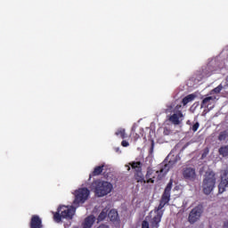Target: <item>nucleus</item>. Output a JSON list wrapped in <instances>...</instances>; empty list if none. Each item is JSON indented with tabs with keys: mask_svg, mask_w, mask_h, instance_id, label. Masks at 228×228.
<instances>
[{
	"mask_svg": "<svg viewBox=\"0 0 228 228\" xmlns=\"http://www.w3.org/2000/svg\"><path fill=\"white\" fill-rule=\"evenodd\" d=\"M172 184L173 182L170 180L162 194L160 201L164 202L165 204H168V202H170V191H172Z\"/></svg>",
	"mask_w": 228,
	"mask_h": 228,
	"instance_id": "obj_9",
	"label": "nucleus"
},
{
	"mask_svg": "<svg viewBox=\"0 0 228 228\" xmlns=\"http://www.w3.org/2000/svg\"><path fill=\"white\" fill-rule=\"evenodd\" d=\"M227 138H228V131L227 130L220 132V134L218 135L219 142H225V140H227Z\"/></svg>",
	"mask_w": 228,
	"mask_h": 228,
	"instance_id": "obj_25",
	"label": "nucleus"
},
{
	"mask_svg": "<svg viewBox=\"0 0 228 228\" xmlns=\"http://www.w3.org/2000/svg\"><path fill=\"white\" fill-rule=\"evenodd\" d=\"M218 152L220 156H223V158H227L228 156V144L225 146H222L219 148Z\"/></svg>",
	"mask_w": 228,
	"mask_h": 228,
	"instance_id": "obj_21",
	"label": "nucleus"
},
{
	"mask_svg": "<svg viewBox=\"0 0 228 228\" xmlns=\"http://www.w3.org/2000/svg\"><path fill=\"white\" fill-rule=\"evenodd\" d=\"M183 178L186 179V181H195L197 179V173L195 172V168L193 167H185L183 170Z\"/></svg>",
	"mask_w": 228,
	"mask_h": 228,
	"instance_id": "obj_8",
	"label": "nucleus"
},
{
	"mask_svg": "<svg viewBox=\"0 0 228 228\" xmlns=\"http://www.w3.org/2000/svg\"><path fill=\"white\" fill-rule=\"evenodd\" d=\"M108 217V210L103 209L97 217L98 222H102Z\"/></svg>",
	"mask_w": 228,
	"mask_h": 228,
	"instance_id": "obj_24",
	"label": "nucleus"
},
{
	"mask_svg": "<svg viewBox=\"0 0 228 228\" xmlns=\"http://www.w3.org/2000/svg\"><path fill=\"white\" fill-rule=\"evenodd\" d=\"M74 208H69L67 206H61L58 208L57 212L53 215L55 222H61V218H66V220H72L74 216Z\"/></svg>",
	"mask_w": 228,
	"mask_h": 228,
	"instance_id": "obj_3",
	"label": "nucleus"
},
{
	"mask_svg": "<svg viewBox=\"0 0 228 228\" xmlns=\"http://www.w3.org/2000/svg\"><path fill=\"white\" fill-rule=\"evenodd\" d=\"M105 167L106 166L104 164L102 166L95 167L92 173V175H94V176L101 175L102 174V172L104 171Z\"/></svg>",
	"mask_w": 228,
	"mask_h": 228,
	"instance_id": "obj_17",
	"label": "nucleus"
},
{
	"mask_svg": "<svg viewBox=\"0 0 228 228\" xmlns=\"http://www.w3.org/2000/svg\"><path fill=\"white\" fill-rule=\"evenodd\" d=\"M223 228H228V221L224 223Z\"/></svg>",
	"mask_w": 228,
	"mask_h": 228,
	"instance_id": "obj_32",
	"label": "nucleus"
},
{
	"mask_svg": "<svg viewBox=\"0 0 228 228\" xmlns=\"http://www.w3.org/2000/svg\"><path fill=\"white\" fill-rule=\"evenodd\" d=\"M90 191L86 188H81L75 191V200L73 201L74 206H79V204H85L88 200Z\"/></svg>",
	"mask_w": 228,
	"mask_h": 228,
	"instance_id": "obj_5",
	"label": "nucleus"
},
{
	"mask_svg": "<svg viewBox=\"0 0 228 228\" xmlns=\"http://www.w3.org/2000/svg\"><path fill=\"white\" fill-rule=\"evenodd\" d=\"M121 145H122V147H129V142L126 140H123L121 142Z\"/></svg>",
	"mask_w": 228,
	"mask_h": 228,
	"instance_id": "obj_30",
	"label": "nucleus"
},
{
	"mask_svg": "<svg viewBox=\"0 0 228 228\" xmlns=\"http://www.w3.org/2000/svg\"><path fill=\"white\" fill-rule=\"evenodd\" d=\"M95 224V217L91 215L85 218L84 223L82 224L83 228H92V226Z\"/></svg>",
	"mask_w": 228,
	"mask_h": 228,
	"instance_id": "obj_13",
	"label": "nucleus"
},
{
	"mask_svg": "<svg viewBox=\"0 0 228 228\" xmlns=\"http://www.w3.org/2000/svg\"><path fill=\"white\" fill-rule=\"evenodd\" d=\"M142 228H150L149 227V222H147V221H142Z\"/></svg>",
	"mask_w": 228,
	"mask_h": 228,
	"instance_id": "obj_29",
	"label": "nucleus"
},
{
	"mask_svg": "<svg viewBox=\"0 0 228 228\" xmlns=\"http://www.w3.org/2000/svg\"><path fill=\"white\" fill-rule=\"evenodd\" d=\"M194 100H195V94H188L183 99L182 102L183 106H186L188 102H191V101H194Z\"/></svg>",
	"mask_w": 228,
	"mask_h": 228,
	"instance_id": "obj_20",
	"label": "nucleus"
},
{
	"mask_svg": "<svg viewBox=\"0 0 228 228\" xmlns=\"http://www.w3.org/2000/svg\"><path fill=\"white\" fill-rule=\"evenodd\" d=\"M171 162L163 166L159 171H157L156 174H162V175H167V173L170 170Z\"/></svg>",
	"mask_w": 228,
	"mask_h": 228,
	"instance_id": "obj_18",
	"label": "nucleus"
},
{
	"mask_svg": "<svg viewBox=\"0 0 228 228\" xmlns=\"http://www.w3.org/2000/svg\"><path fill=\"white\" fill-rule=\"evenodd\" d=\"M107 216L110 220V222H117V220L118 219V212H117V210L115 209H111Z\"/></svg>",
	"mask_w": 228,
	"mask_h": 228,
	"instance_id": "obj_15",
	"label": "nucleus"
},
{
	"mask_svg": "<svg viewBox=\"0 0 228 228\" xmlns=\"http://www.w3.org/2000/svg\"><path fill=\"white\" fill-rule=\"evenodd\" d=\"M116 136H120L122 140H125V138H127V134H126V129L119 128L115 133Z\"/></svg>",
	"mask_w": 228,
	"mask_h": 228,
	"instance_id": "obj_22",
	"label": "nucleus"
},
{
	"mask_svg": "<svg viewBox=\"0 0 228 228\" xmlns=\"http://www.w3.org/2000/svg\"><path fill=\"white\" fill-rule=\"evenodd\" d=\"M225 188H228V168L221 172V182L218 185L219 193H224Z\"/></svg>",
	"mask_w": 228,
	"mask_h": 228,
	"instance_id": "obj_6",
	"label": "nucleus"
},
{
	"mask_svg": "<svg viewBox=\"0 0 228 228\" xmlns=\"http://www.w3.org/2000/svg\"><path fill=\"white\" fill-rule=\"evenodd\" d=\"M199 127H200V124L199 122H196L192 126H191V130L193 131V133H197V131L199 130Z\"/></svg>",
	"mask_w": 228,
	"mask_h": 228,
	"instance_id": "obj_27",
	"label": "nucleus"
},
{
	"mask_svg": "<svg viewBox=\"0 0 228 228\" xmlns=\"http://www.w3.org/2000/svg\"><path fill=\"white\" fill-rule=\"evenodd\" d=\"M91 190L94 191L96 197H106V195L111 193L113 184L110 182L95 180L91 184Z\"/></svg>",
	"mask_w": 228,
	"mask_h": 228,
	"instance_id": "obj_1",
	"label": "nucleus"
},
{
	"mask_svg": "<svg viewBox=\"0 0 228 228\" xmlns=\"http://www.w3.org/2000/svg\"><path fill=\"white\" fill-rule=\"evenodd\" d=\"M215 97L213 96H208L205 99L202 100L200 107L201 108H208V106H209V104H211V101H214Z\"/></svg>",
	"mask_w": 228,
	"mask_h": 228,
	"instance_id": "obj_16",
	"label": "nucleus"
},
{
	"mask_svg": "<svg viewBox=\"0 0 228 228\" xmlns=\"http://www.w3.org/2000/svg\"><path fill=\"white\" fill-rule=\"evenodd\" d=\"M209 152V150H205L204 153L202 154V158H206Z\"/></svg>",
	"mask_w": 228,
	"mask_h": 228,
	"instance_id": "obj_31",
	"label": "nucleus"
},
{
	"mask_svg": "<svg viewBox=\"0 0 228 228\" xmlns=\"http://www.w3.org/2000/svg\"><path fill=\"white\" fill-rule=\"evenodd\" d=\"M114 151L115 152H120V148H115Z\"/></svg>",
	"mask_w": 228,
	"mask_h": 228,
	"instance_id": "obj_33",
	"label": "nucleus"
},
{
	"mask_svg": "<svg viewBox=\"0 0 228 228\" xmlns=\"http://www.w3.org/2000/svg\"><path fill=\"white\" fill-rule=\"evenodd\" d=\"M165 206H167V203L160 200L159 205L157 208H155L152 211H151L150 214L152 215L153 213H162V215H164L165 210H163V208H165Z\"/></svg>",
	"mask_w": 228,
	"mask_h": 228,
	"instance_id": "obj_14",
	"label": "nucleus"
},
{
	"mask_svg": "<svg viewBox=\"0 0 228 228\" xmlns=\"http://www.w3.org/2000/svg\"><path fill=\"white\" fill-rule=\"evenodd\" d=\"M163 133H164L165 136H168V134H170L172 133V131L170 130V128L165 127Z\"/></svg>",
	"mask_w": 228,
	"mask_h": 228,
	"instance_id": "obj_28",
	"label": "nucleus"
},
{
	"mask_svg": "<svg viewBox=\"0 0 228 228\" xmlns=\"http://www.w3.org/2000/svg\"><path fill=\"white\" fill-rule=\"evenodd\" d=\"M152 174H154V171L152 170H148L147 174H146V179H147V183H154V179L156 178L154 175H152Z\"/></svg>",
	"mask_w": 228,
	"mask_h": 228,
	"instance_id": "obj_23",
	"label": "nucleus"
},
{
	"mask_svg": "<svg viewBox=\"0 0 228 228\" xmlns=\"http://www.w3.org/2000/svg\"><path fill=\"white\" fill-rule=\"evenodd\" d=\"M155 216L151 217L150 220L151 226L152 228H159V224H161V218H163L162 213L153 212Z\"/></svg>",
	"mask_w": 228,
	"mask_h": 228,
	"instance_id": "obj_10",
	"label": "nucleus"
},
{
	"mask_svg": "<svg viewBox=\"0 0 228 228\" xmlns=\"http://www.w3.org/2000/svg\"><path fill=\"white\" fill-rule=\"evenodd\" d=\"M223 90H224V86L220 84L216 88H214L211 92L212 94H220V92H222Z\"/></svg>",
	"mask_w": 228,
	"mask_h": 228,
	"instance_id": "obj_26",
	"label": "nucleus"
},
{
	"mask_svg": "<svg viewBox=\"0 0 228 228\" xmlns=\"http://www.w3.org/2000/svg\"><path fill=\"white\" fill-rule=\"evenodd\" d=\"M168 120L171 124H174V126H179V124H181L183 120H184V115L183 114V111L178 110L171 115Z\"/></svg>",
	"mask_w": 228,
	"mask_h": 228,
	"instance_id": "obj_7",
	"label": "nucleus"
},
{
	"mask_svg": "<svg viewBox=\"0 0 228 228\" xmlns=\"http://www.w3.org/2000/svg\"><path fill=\"white\" fill-rule=\"evenodd\" d=\"M142 167H143V164H142L140 161H133L130 162L129 165H126L127 170L129 171L132 168L134 174L142 172Z\"/></svg>",
	"mask_w": 228,
	"mask_h": 228,
	"instance_id": "obj_11",
	"label": "nucleus"
},
{
	"mask_svg": "<svg viewBox=\"0 0 228 228\" xmlns=\"http://www.w3.org/2000/svg\"><path fill=\"white\" fill-rule=\"evenodd\" d=\"M216 184V176L213 171L207 172L203 179L202 188L205 195H210L211 191L215 190Z\"/></svg>",
	"mask_w": 228,
	"mask_h": 228,
	"instance_id": "obj_2",
	"label": "nucleus"
},
{
	"mask_svg": "<svg viewBox=\"0 0 228 228\" xmlns=\"http://www.w3.org/2000/svg\"><path fill=\"white\" fill-rule=\"evenodd\" d=\"M30 228H41L42 227V219L38 216H32L30 224Z\"/></svg>",
	"mask_w": 228,
	"mask_h": 228,
	"instance_id": "obj_12",
	"label": "nucleus"
},
{
	"mask_svg": "<svg viewBox=\"0 0 228 228\" xmlns=\"http://www.w3.org/2000/svg\"><path fill=\"white\" fill-rule=\"evenodd\" d=\"M134 179L137 183H145V177H143V173L142 171L134 173Z\"/></svg>",
	"mask_w": 228,
	"mask_h": 228,
	"instance_id": "obj_19",
	"label": "nucleus"
},
{
	"mask_svg": "<svg viewBox=\"0 0 228 228\" xmlns=\"http://www.w3.org/2000/svg\"><path fill=\"white\" fill-rule=\"evenodd\" d=\"M204 213V207L202 205H198L194 207L189 213L188 216V222L191 225L193 224H197L199 220H200V217L202 216V214Z\"/></svg>",
	"mask_w": 228,
	"mask_h": 228,
	"instance_id": "obj_4",
	"label": "nucleus"
},
{
	"mask_svg": "<svg viewBox=\"0 0 228 228\" xmlns=\"http://www.w3.org/2000/svg\"><path fill=\"white\" fill-rule=\"evenodd\" d=\"M152 149H154V143H152V145H151V151H152Z\"/></svg>",
	"mask_w": 228,
	"mask_h": 228,
	"instance_id": "obj_34",
	"label": "nucleus"
}]
</instances>
